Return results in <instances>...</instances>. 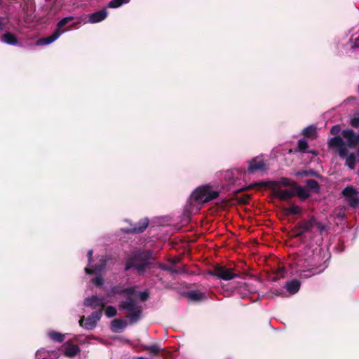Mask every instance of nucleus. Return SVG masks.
I'll return each instance as SVG.
<instances>
[{
	"label": "nucleus",
	"instance_id": "0eeeda50",
	"mask_svg": "<svg viewBox=\"0 0 359 359\" xmlns=\"http://www.w3.org/2000/svg\"><path fill=\"white\" fill-rule=\"evenodd\" d=\"M313 227H316L320 233L326 229L325 225L311 215L306 220L299 222L295 226V229H302L303 232H310Z\"/></svg>",
	"mask_w": 359,
	"mask_h": 359
},
{
	"label": "nucleus",
	"instance_id": "7c9ffc66",
	"mask_svg": "<svg viewBox=\"0 0 359 359\" xmlns=\"http://www.w3.org/2000/svg\"><path fill=\"white\" fill-rule=\"evenodd\" d=\"M285 215H298L302 212V209L296 205H292L285 210Z\"/></svg>",
	"mask_w": 359,
	"mask_h": 359
},
{
	"label": "nucleus",
	"instance_id": "58836bf2",
	"mask_svg": "<svg viewBox=\"0 0 359 359\" xmlns=\"http://www.w3.org/2000/svg\"><path fill=\"white\" fill-rule=\"evenodd\" d=\"M293 232V237L294 238H299L302 236L304 234V232H303L302 229H295V226L292 229Z\"/></svg>",
	"mask_w": 359,
	"mask_h": 359
},
{
	"label": "nucleus",
	"instance_id": "dca6fc26",
	"mask_svg": "<svg viewBox=\"0 0 359 359\" xmlns=\"http://www.w3.org/2000/svg\"><path fill=\"white\" fill-rule=\"evenodd\" d=\"M80 351V348L76 344H67L65 346L64 354L67 357H74L78 355Z\"/></svg>",
	"mask_w": 359,
	"mask_h": 359
},
{
	"label": "nucleus",
	"instance_id": "f8f14e48",
	"mask_svg": "<svg viewBox=\"0 0 359 359\" xmlns=\"http://www.w3.org/2000/svg\"><path fill=\"white\" fill-rule=\"evenodd\" d=\"M149 225L148 218H142L137 223H130V226L124 229L127 233H140L144 231Z\"/></svg>",
	"mask_w": 359,
	"mask_h": 359
},
{
	"label": "nucleus",
	"instance_id": "9b49d317",
	"mask_svg": "<svg viewBox=\"0 0 359 359\" xmlns=\"http://www.w3.org/2000/svg\"><path fill=\"white\" fill-rule=\"evenodd\" d=\"M342 138L346 140V147L355 148L359 144V133L356 134L352 129L343 130L341 132Z\"/></svg>",
	"mask_w": 359,
	"mask_h": 359
},
{
	"label": "nucleus",
	"instance_id": "a211bd4d",
	"mask_svg": "<svg viewBox=\"0 0 359 359\" xmlns=\"http://www.w3.org/2000/svg\"><path fill=\"white\" fill-rule=\"evenodd\" d=\"M111 292L113 294H126V297L129 294H135V290L133 287L123 288L120 285H116L111 289Z\"/></svg>",
	"mask_w": 359,
	"mask_h": 359
},
{
	"label": "nucleus",
	"instance_id": "72a5a7b5",
	"mask_svg": "<svg viewBox=\"0 0 359 359\" xmlns=\"http://www.w3.org/2000/svg\"><path fill=\"white\" fill-rule=\"evenodd\" d=\"M117 314L116 309L113 306H108L105 309V315L108 318H113Z\"/></svg>",
	"mask_w": 359,
	"mask_h": 359
},
{
	"label": "nucleus",
	"instance_id": "f704fd0d",
	"mask_svg": "<svg viewBox=\"0 0 359 359\" xmlns=\"http://www.w3.org/2000/svg\"><path fill=\"white\" fill-rule=\"evenodd\" d=\"M161 269H163V271H168L170 272L171 274H177L180 273V271L177 270L176 269H174L172 266H168V265H163L161 266Z\"/></svg>",
	"mask_w": 359,
	"mask_h": 359
},
{
	"label": "nucleus",
	"instance_id": "c756f323",
	"mask_svg": "<svg viewBox=\"0 0 359 359\" xmlns=\"http://www.w3.org/2000/svg\"><path fill=\"white\" fill-rule=\"evenodd\" d=\"M49 337L53 341L57 342H62L65 339V335L56 331H51L48 333Z\"/></svg>",
	"mask_w": 359,
	"mask_h": 359
},
{
	"label": "nucleus",
	"instance_id": "393cba45",
	"mask_svg": "<svg viewBox=\"0 0 359 359\" xmlns=\"http://www.w3.org/2000/svg\"><path fill=\"white\" fill-rule=\"evenodd\" d=\"M309 144L307 140L305 138L300 139L297 142V147L294 149L295 152H300L302 154H306Z\"/></svg>",
	"mask_w": 359,
	"mask_h": 359
},
{
	"label": "nucleus",
	"instance_id": "6ab92c4d",
	"mask_svg": "<svg viewBox=\"0 0 359 359\" xmlns=\"http://www.w3.org/2000/svg\"><path fill=\"white\" fill-rule=\"evenodd\" d=\"M287 291L291 294L297 293L300 288V282L297 279H293L285 284Z\"/></svg>",
	"mask_w": 359,
	"mask_h": 359
},
{
	"label": "nucleus",
	"instance_id": "ea45409f",
	"mask_svg": "<svg viewBox=\"0 0 359 359\" xmlns=\"http://www.w3.org/2000/svg\"><path fill=\"white\" fill-rule=\"evenodd\" d=\"M149 297V293L147 291L140 292V298L142 302L147 301Z\"/></svg>",
	"mask_w": 359,
	"mask_h": 359
},
{
	"label": "nucleus",
	"instance_id": "2f4dec72",
	"mask_svg": "<svg viewBox=\"0 0 359 359\" xmlns=\"http://www.w3.org/2000/svg\"><path fill=\"white\" fill-rule=\"evenodd\" d=\"M130 0H111L108 4V8H117L123 4H128Z\"/></svg>",
	"mask_w": 359,
	"mask_h": 359
},
{
	"label": "nucleus",
	"instance_id": "9d476101",
	"mask_svg": "<svg viewBox=\"0 0 359 359\" xmlns=\"http://www.w3.org/2000/svg\"><path fill=\"white\" fill-rule=\"evenodd\" d=\"M105 298L97 295H93L91 297H87L84 300V306L86 307H90L92 309H97L99 308L102 311L103 308L105 306Z\"/></svg>",
	"mask_w": 359,
	"mask_h": 359
},
{
	"label": "nucleus",
	"instance_id": "4c0bfd02",
	"mask_svg": "<svg viewBox=\"0 0 359 359\" xmlns=\"http://www.w3.org/2000/svg\"><path fill=\"white\" fill-rule=\"evenodd\" d=\"M285 273V269L284 267H279L276 271V275L277 277L274 278V280L277 279L279 277H283Z\"/></svg>",
	"mask_w": 359,
	"mask_h": 359
},
{
	"label": "nucleus",
	"instance_id": "4468645a",
	"mask_svg": "<svg viewBox=\"0 0 359 359\" xmlns=\"http://www.w3.org/2000/svg\"><path fill=\"white\" fill-rule=\"evenodd\" d=\"M248 172L249 173H255L258 170H264L266 164L264 161H257V157L253 158L252 160L248 161Z\"/></svg>",
	"mask_w": 359,
	"mask_h": 359
},
{
	"label": "nucleus",
	"instance_id": "c85d7f7f",
	"mask_svg": "<svg viewBox=\"0 0 359 359\" xmlns=\"http://www.w3.org/2000/svg\"><path fill=\"white\" fill-rule=\"evenodd\" d=\"M342 194L347 199L349 197H351L354 195H358L359 193L356 189L353 188L352 186H348L345 189H344Z\"/></svg>",
	"mask_w": 359,
	"mask_h": 359
},
{
	"label": "nucleus",
	"instance_id": "09e8293b",
	"mask_svg": "<svg viewBox=\"0 0 359 359\" xmlns=\"http://www.w3.org/2000/svg\"><path fill=\"white\" fill-rule=\"evenodd\" d=\"M306 153L312 154H314V155H317V152L315 150H309V149H307Z\"/></svg>",
	"mask_w": 359,
	"mask_h": 359
},
{
	"label": "nucleus",
	"instance_id": "a19ab883",
	"mask_svg": "<svg viewBox=\"0 0 359 359\" xmlns=\"http://www.w3.org/2000/svg\"><path fill=\"white\" fill-rule=\"evenodd\" d=\"M295 175L297 177H308L309 176L308 170H299L295 172Z\"/></svg>",
	"mask_w": 359,
	"mask_h": 359
},
{
	"label": "nucleus",
	"instance_id": "c03bdc74",
	"mask_svg": "<svg viewBox=\"0 0 359 359\" xmlns=\"http://www.w3.org/2000/svg\"><path fill=\"white\" fill-rule=\"evenodd\" d=\"M93 250H88L87 256H88V264L89 265L91 264V262L93 260Z\"/></svg>",
	"mask_w": 359,
	"mask_h": 359
},
{
	"label": "nucleus",
	"instance_id": "aec40b11",
	"mask_svg": "<svg viewBox=\"0 0 359 359\" xmlns=\"http://www.w3.org/2000/svg\"><path fill=\"white\" fill-rule=\"evenodd\" d=\"M187 296L190 300L194 302H200L206 299L205 294L198 290L189 291L187 292Z\"/></svg>",
	"mask_w": 359,
	"mask_h": 359
},
{
	"label": "nucleus",
	"instance_id": "4be33fe9",
	"mask_svg": "<svg viewBox=\"0 0 359 359\" xmlns=\"http://www.w3.org/2000/svg\"><path fill=\"white\" fill-rule=\"evenodd\" d=\"M2 41L9 45H16L18 43V38L11 32H6L2 35Z\"/></svg>",
	"mask_w": 359,
	"mask_h": 359
},
{
	"label": "nucleus",
	"instance_id": "cd10ccee",
	"mask_svg": "<svg viewBox=\"0 0 359 359\" xmlns=\"http://www.w3.org/2000/svg\"><path fill=\"white\" fill-rule=\"evenodd\" d=\"M306 187L312 190L314 193L318 194L320 192V187L316 180L312 179L307 180L306 181Z\"/></svg>",
	"mask_w": 359,
	"mask_h": 359
},
{
	"label": "nucleus",
	"instance_id": "79ce46f5",
	"mask_svg": "<svg viewBox=\"0 0 359 359\" xmlns=\"http://www.w3.org/2000/svg\"><path fill=\"white\" fill-rule=\"evenodd\" d=\"M308 173H309V176H313V177H320V175L316 172V170H313V169H309L308 170Z\"/></svg>",
	"mask_w": 359,
	"mask_h": 359
},
{
	"label": "nucleus",
	"instance_id": "37998d69",
	"mask_svg": "<svg viewBox=\"0 0 359 359\" xmlns=\"http://www.w3.org/2000/svg\"><path fill=\"white\" fill-rule=\"evenodd\" d=\"M161 356L163 358H167L170 355V352L167 351L165 348H161Z\"/></svg>",
	"mask_w": 359,
	"mask_h": 359
},
{
	"label": "nucleus",
	"instance_id": "e433bc0d",
	"mask_svg": "<svg viewBox=\"0 0 359 359\" xmlns=\"http://www.w3.org/2000/svg\"><path fill=\"white\" fill-rule=\"evenodd\" d=\"M350 124L355 128H359V116H354L351 119Z\"/></svg>",
	"mask_w": 359,
	"mask_h": 359
},
{
	"label": "nucleus",
	"instance_id": "49530a36",
	"mask_svg": "<svg viewBox=\"0 0 359 359\" xmlns=\"http://www.w3.org/2000/svg\"><path fill=\"white\" fill-rule=\"evenodd\" d=\"M249 198H250V196L248 195H247V196H245V198L244 199L241 200V201L243 203H247Z\"/></svg>",
	"mask_w": 359,
	"mask_h": 359
},
{
	"label": "nucleus",
	"instance_id": "412c9836",
	"mask_svg": "<svg viewBox=\"0 0 359 359\" xmlns=\"http://www.w3.org/2000/svg\"><path fill=\"white\" fill-rule=\"evenodd\" d=\"M293 189L296 191V193H294L295 196H298L301 200L304 201L311 196L309 191L302 186L297 184V187H294Z\"/></svg>",
	"mask_w": 359,
	"mask_h": 359
},
{
	"label": "nucleus",
	"instance_id": "39448f33",
	"mask_svg": "<svg viewBox=\"0 0 359 359\" xmlns=\"http://www.w3.org/2000/svg\"><path fill=\"white\" fill-rule=\"evenodd\" d=\"M341 132V126L335 125L330 129V133L334 137L327 140V147L330 149H334L340 158H344L348 153L346 143L343 138L339 135Z\"/></svg>",
	"mask_w": 359,
	"mask_h": 359
},
{
	"label": "nucleus",
	"instance_id": "a878e982",
	"mask_svg": "<svg viewBox=\"0 0 359 359\" xmlns=\"http://www.w3.org/2000/svg\"><path fill=\"white\" fill-rule=\"evenodd\" d=\"M50 355H53L54 357H56L57 352L55 351H47L45 348H41L37 351L36 354L39 359H47V357Z\"/></svg>",
	"mask_w": 359,
	"mask_h": 359
},
{
	"label": "nucleus",
	"instance_id": "20e7f679",
	"mask_svg": "<svg viewBox=\"0 0 359 359\" xmlns=\"http://www.w3.org/2000/svg\"><path fill=\"white\" fill-rule=\"evenodd\" d=\"M74 20V18L73 16L63 18L57 23L56 29L54 31V32L48 36L40 39L37 41V44L48 45L55 41L64 32L72 29L76 25L79 24V22H74L65 27L67 24L72 22Z\"/></svg>",
	"mask_w": 359,
	"mask_h": 359
},
{
	"label": "nucleus",
	"instance_id": "8fccbe9b",
	"mask_svg": "<svg viewBox=\"0 0 359 359\" xmlns=\"http://www.w3.org/2000/svg\"><path fill=\"white\" fill-rule=\"evenodd\" d=\"M179 262L178 259H172L170 260V262H172L173 264H176Z\"/></svg>",
	"mask_w": 359,
	"mask_h": 359
},
{
	"label": "nucleus",
	"instance_id": "b1692460",
	"mask_svg": "<svg viewBox=\"0 0 359 359\" xmlns=\"http://www.w3.org/2000/svg\"><path fill=\"white\" fill-rule=\"evenodd\" d=\"M346 154H348V153ZM344 158L346 159L345 165L346 166H348L351 170L355 169L356 164V156L354 153H351L348 155H346Z\"/></svg>",
	"mask_w": 359,
	"mask_h": 359
},
{
	"label": "nucleus",
	"instance_id": "7ed1b4c3",
	"mask_svg": "<svg viewBox=\"0 0 359 359\" xmlns=\"http://www.w3.org/2000/svg\"><path fill=\"white\" fill-rule=\"evenodd\" d=\"M120 310L130 312L127 316L130 323L133 324L138 322L142 315V308L137 302V297L135 294H129L126 297V300L121 301L118 304Z\"/></svg>",
	"mask_w": 359,
	"mask_h": 359
},
{
	"label": "nucleus",
	"instance_id": "a18cd8bd",
	"mask_svg": "<svg viewBox=\"0 0 359 359\" xmlns=\"http://www.w3.org/2000/svg\"><path fill=\"white\" fill-rule=\"evenodd\" d=\"M6 25L5 20L4 18L0 17V32L4 29Z\"/></svg>",
	"mask_w": 359,
	"mask_h": 359
},
{
	"label": "nucleus",
	"instance_id": "bb28decb",
	"mask_svg": "<svg viewBox=\"0 0 359 359\" xmlns=\"http://www.w3.org/2000/svg\"><path fill=\"white\" fill-rule=\"evenodd\" d=\"M302 134L305 137L313 140L317 136L316 128L313 126H309L304 129Z\"/></svg>",
	"mask_w": 359,
	"mask_h": 359
},
{
	"label": "nucleus",
	"instance_id": "de8ad7c7",
	"mask_svg": "<svg viewBox=\"0 0 359 359\" xmlns=\"http://www.w3.org/2000/svg\"><path fill=\"white\" fill-rule=\"evenodd\" d=\"M177 270L180 271L179 273H185L187 272V271L184 266L178 269Z\"/></svg>",
	"mask_w": 359,
	"mask_h": 359
},
{
	"label": "nucleus",
	"instance_id": "423d86ee",
	"mask_svg": "<svg viewBox=\"0 0 359 359\" xmlns=\"http://www.w3.org/2000/svg\"><path fill=\"white\" fill-rule=\"evenodd\" d=\"M219 191L213 190L210 184H205L196 188L191 195V200L198 203H208L217 198Z\"/></svg>",
	"mask_w": 359,
	"mask_h": 359
},
{
	"label": "nucleus",
	"instance_id": "2eb2a0df",
	"mask_svg": "<svg viewBox=\"0 0 359 359\" xmlns=\"http://www.w3.org/2000/svg\"><path fill=\"white\" fill-rule=\"evenodd\" d=\"M107 265V260L104 257H101L99 259L97 264L92 265L90 267L88 266L85 268V271L88 274H97L100 273L104 270Z\"/></svg>",
	"mask_w": 359,
	"mask_h": 359
},
{
	"label": "nucleus",
	"instance_id": "c9c22d12",
	"mask_svg": "<svg viewBox=\"0 0 359 359\" xmlns=\"http://www.w3.org/2000/svg\"><path fill=\"white\" fill-rule=\"evenodd\" d=\"M92 282L95 286L100 287L103 285L104 280L101 276H97L92 279Z\"/></svg>",
	"mask_w": 359,
	"mask_h": 359
},
{
	"label": "nucleus",
	"instance_id": "6e6552de",
	"mask_svg": "<svg viewBox=\"0 0 359 359\" xmlns=\"http://www.w3.org/2000/svg\"><path fill=\"white\" fill-rule=\"evenodd\" d=\"M208 273L224 280H230L239 277L238 274L234 273L232 269L220 265H215L212 270L208 271Z\"/></svg>",
	"mask_w": 359,
	"mask_h": 359
},
{
	"label": "nucleus",
	"instance_id": "473e14b6",
	"mask_svg": "<svg viewBox=\"0 0 359 359\" xmlns=\"http://www.w3.org/2000/svg\"><path fill=\"white\" fill-rule=\"evenodd\" d=\"M348 203V205L355 208L359 205V196L358 195H354L351 197L348 198L346 199Z\"/></svg>",
	"mask_w": 359,
	"mask_h": 359
},
{
	"label": "nucleus",
	"instance_id": "f257e3e1",
	"mask_svg": "<svg viewBox=\"0 0 359 359\" xmlns=\"http://www.w3.org/2000/svg\"><path fill=\"white\" fill-rule=\"evenodd\" d=\"M256 187H268L271 189L273 195L276 198L280 201H287L293 198L295 194L293 191L283 189L282 187L294 189V187H297V182L287 177H281L278 181H260L241 188L237 190L236 193L238 194L243 191L250 190Z\"/></svg>",
	"mask_w": 359,
	"mask_h": 359
},
{
	"label": "nucleus",
	"instance_id": "ddd939ff",
	"mask_svg": "<svg viewBox=\"0 0 359 359\" xmlns=\"http://www.w3.org/2000/svg\"><path fill=\"white\" fill-rule=\"evenodd\" d=\"M108 14L107 8H104L89 15L88 21L93 24L100 22L107 18Z\"/></svg>",
	"mask_w": 359,
	"mask_h": 359
},
{
	"label": "nucleus",
	"instance_id": "f03ea898",
	"mask_svg": "<svg viewBox=\"0 0 359 359\" xmlns=\"http://www.w3.org/2000/svg\"><path fill=\"white\" fill-rule=\"evenodd\" d=\"M153 252L151 250H139L133 253L128 257L125 264V271L135 268L137 273L142 276L146 270L150 267L149 261L152 259Z\"/></svg>",
	"mask_w": 359,
	"mask_h": 359
},
{
	"label": "nucleus",
	"instance_id": "1a4fd4ad",
	"mask_svg": "<svg viewBox=\"0 0 359 359\" xmlns=\"http://www.w3.org/2000/svg\"><path fill=\"white\" fill-rule=\"evenodd\" d=\"M101 317L102 309H99L97 311L93 312L86 318L84 316H82L79 323L80 326L88 330H92L96 327L97 323L100 320Z\"/></svg>",
	"mask_w": 359,
	"mask_h": 359
},
{
	"label": "nucleus",
	"instance_id": "5701e85b",
	"mask_svg": "<svg viewBox=\"0 0 359 359\" xmlns=\"http://www.w3.org/2000/svg\"><path fill=\"white\" fill-rule=\"evenodd\" d=\"M142 348L144 351H149V353L153 355H158L161 351V348L158 344H154L150 346L144 345Z\"/></svg>",
	"mask_w": 359,
	"mask_h": 359
},
{
	"label": "nucleus",
	"instance_id": "f3484780",
	"mask_svg": "<svg viewBox=\"0 0 359 359\" xmlns=\"http://www.w3.org/2000/svg\"><path fill=\"white\" fill-rule=\"evenodd\" d=\"M127 326V323L123 319L116 318L111 322V330L114 333L119 332Z\"/></svg>",
	"mask_w": 359,
	"mask_h": 359
}]
</instances>
